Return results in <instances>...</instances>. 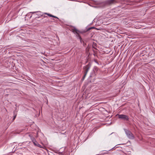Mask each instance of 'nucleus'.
Listing matches in <instances>:
<instances>
[{
	"mask_svg": "<svg viewBox=\"0 0 155 155\" xmlns=\"http://www.w3.org/2000/svg\"><path fill=\"white\" fill-rule=\"evenodd\" d=\"M120 145V144H117L116 145L118 146V145Z\"/></svg>",
	"mask_w": 155,
	"mask_h": 155,
	"instance_id": "ddd939ff",
	"label": "nucleus"
},
{
	"mask_svg": "<svg viewBox=\"0 0 155 155\" xmlns=\"http://www.w3.org/2000/svg\"><path fill=\"white\" fill-rule=\"evenodd\" d=\"M110 150V149H109V150H106V151H109V150Z\"/></svg>",
	"mask_w": 155,
	"mask_h": 155,
	"instance_id": "9b49d317",
	"label": "nucleus"
},
{
	"mask_svg": "<svg viewBox=\"0 0 155 155\" xmlns=\"http://www.w3.org/2000/svg\"><path fill=\"white\" fill-rule=\"evenodd\" d=\"M16 114H15V115L14 114V118H13V120H14V119H15V118H16Z\"/></svg>",
	"mask_w": 155,
	"mask_h": 155,
	"instance_id": "0eeeda50",
	"label": "nucleus"
},
{
	"mask_svg": "<svg viewBox=\"0 0 155 155\" xmlns=\"http://www.w3.org/2000/svg\"><path fill=\"white\" fill-rule=\"evenodd\" d=\"M115 2V0H108L107 1L106 3L107 4H111Z\"/></svg>",
	"mask_w": 155,
	"mask_h": 155,
	"instance_id": "20e7f679",
	"label": "nucleus"
},
{
	"mask_svg": "<svg viewBox=\"0 0 155 155\" xmlns=\"http://www.w3.org/2000/svg\"><path fill=\"white\" fill-rule=\"evenodd\" d=\"M90 68V66L88 64L84 67V70L85 75H86L87 73Z\"/></svg>",
	"mask_w": 155,
	"mask_h": 155,
	"instance_id": "7ed1b4c3",
	"label": "nucleus"
},
{
	"mask_svg": "<svg viewBox=\"0 0 155 155\" xmlns=\"http://www.w3.org/2000/svg\"><path fill=\"white\" fill-rule=\"evenodd\" d=\"M32 142H33L35 146L37 145V144L36 143L37 142L34 139L32 140Z\"/></svg>",
	"mask_w": 155,
	"mask_h": 155,
	"instance_id": "423d86ee",
	"label": "nucleus"
},
{
	"mask_svg": "<svg viewBox=\"0 0 155 155\" xmlns=\"http://www.w3.org/2000/svg\"><path fill=\"white\" fill-rule=\"evenodd\" d=\"M45 14H46V15H48V16H50V17H53V18H58L57 17L55 16H54V15H53L51 14H49V13H44Z\"/></svg>",
	"mask_w": 155,
	"mask_h": 155,
	"instance_id": "39448f33",
	"label": "nucleus"
},
{
	"mask_svg": "<svg viewBox=\"0 0 155 155\" xmlns=\"http://www.w3.org/2000/svg\"><path fill=\"white\" fill-rule=\"evenodd\" d=\"M86 76V75H85V74H84V76L83 77V79L84 78H85Z\"/></svg>",
	"mask_w": 155,
	"mask_h": 155,
	"instance_id": "1a4fd4ad",
	"label": "nucleus"
},
{
	"mask_svg": "<svg viewBox=\"0 0 155 155\" xmlns=\"http://www.w3.org/2000/svg\"><path fill=\"white\" fill-rule=\"evenodd\" d=\"M125 131L127 136L128 138L131 139H134V136L130 131L126 129L125 130Z\"/></svg>",
	"mask_w": 155,
	"mask_h": 155,
	"instance_id": "f257e3e1",
	"label": "nucleus"
},
{
	"mask_svg": "<svg viewBox=\"0 0 155 155\" xmlns=\"http://www.w3.org/2000/svg\"><path fill=\"white\" fill-rule=\"evenodd\" d=\"M40 146V147H41V148H44V147H45V146Z\"/></svg>",
	"mask_w": 155,
	"mask_h": 155,
	"instance_id": "6e6552de",
	"label": "nucleus"
},
{
	"mask_svg": "<svg viewBox=\"0 0 155 155\" xmlns=\"http://www.w3.org/2000/svg\"><path fill=\"white\" fill-rule=\"evenodd\" d=\"M31 12V13H34L35 12Z\"/></svg>",
	"mask_w": 155,
	"mask_h": 155,
	"instance_id": "9d476101",
	"label": "nucleus"
},
{
	"mask_svg": "<svg viewBox=\"0 0 155 155\" xmlns=\"http://www.w3.org/2000/svg\"><path fill=\"white\" fill-rule=\"evenodd\" d=\"M118 117L120 119H122L124 120H128L129 118L128 116L124 114H117Z\"/></svg>",
	"mask_w": 155,
	"mask_h": 155,
	"instance_id": "f03ea898",
	"label": "nucleus"
},
{
	"mask_svg": "<svg viewBox=\"0 0 155 155\" xmlns=\"http://www.w3.org/2000/svg\"><path fill=\"white\" fill-rule=\"evenodd\" d=\"M79 38H80V39H81V37H79Z\"/></svg>",
	"mask_w": 155,
	"mask_h": 155,
	"instance_id": "f8f14e48",
	"label": "nucleus"
}]
</instances>
